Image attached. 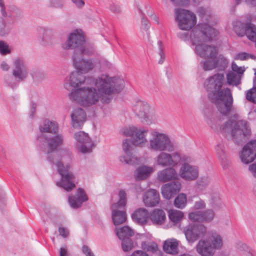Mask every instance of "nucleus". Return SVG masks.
Masks as SVG:
<instances>
[{
    "label": "nucleus",
    "instance_id": "obj_27",
    "mask_svg": "<svg viewBox=\"0 0 256 256\" xmlns=\"http://www.w3.org/2000/svg\"><path fill=\"white\" fill-rule=\"evenodd\" d=\"M96 52V48L93 44L86 42L82 44L78 50L74 52L73 56H78L81 58L82 56H92Z\"/></svg>",
    "mask_w": 256,
    "mask_h": 256
},
{
    "label": "nucleus",
    "instance_id": "obj_43",
    "mask_svg": "<svg viewBox=\"0 0 256 256\" xmlns=\"http://www.w3.org/2000/svg\"><path fill=\"white\" fill-rule=\"evenodd\" d=\"M203 64V69L205 71L212 70L216 68V60L215 59H208L201 64Z\"/></svg>",
    "mask_w": 256,
    "mask_h": 256
},
{
    "label": "nucleus",
    "instance_id": "obj_10",
    "mask_svg": "<svg viewBox=\"0 0 256 256\" xmlns=\"http://www.w3.org/2000/svg\"><path fill=\"white\" fill-rule=\"evenodd\" d=\"M150 106L146 102L138 101L134 106L133 110L136 114L141 119L143 122L148 124L154 123L156 116L150 112Z\"/></svg>",
    "mask_w": 256,
    "mask_h": 256
},
{
    "label": "nucleus",
    "instance_id": "obj_41",
    "mask_svg": "<svg viewBox=\"0 0 256 256\" xmlns=\"http://www.w3.org/2000/svg\"><path fill=\"white\" fill-rule=\"evenodd\" d=\"M54 39V32L50 29L45 30L43 34L42 40L45 44H50Z\"/></svg>",
    "mask_w": 256,
    "mask_h": 256
},
{
    "label": "nucleus",
    "instance_id": "obj_38",
    "mask_svg": "<svg viewBox=\"0 0 256 256\" xmlns=\"http://www.w3.org/2000/svg\"><path fill=\"white\" fill-rule=\"evenodd\" d=\"M187 198L184 194H180L174 200V206L180 209L184 208L186 204Z\"/></svg>",
    "mask_w": 256,
    "mask_h": 256
},
{
    "label": "nucleus",
    "instance_id": "obj_4",
    "mask_svg": "<svg viewBox=\"0 0 256 256\" xmlns=\"http://www.w3.org/2000/svg\"><path fill=\"white\" fill-rule=\"evenodd\" d=\"M48 158L50 162L56 166L58 174L61 176V179L56 182V185L68 192L72 190L76 185L74 182L75 176L70 170V164L72 160L70 152L62 151L60 153V156L57 153H54Z\"/></svg>",
    "mask_w": 256,
    "mask_h": 256
},
{
    "label": "nucleus",
    "instance_id": "obj_9",
    "mask_svg": "<svg viewBox=\"0 0 256 256\" xmlns=\"http://www.w3.org/2000/svg\"><path fill=\"white\" fill-rule=\"evenodd\" d=\"M119 200L111 206L112 219L114 225H119L126 222V216L124 211L126 204V194L124 190L119 192Z\"/></svg>",
    "mask_w": 256,
    "mask_h": 256
},
{
    "label": "nucleus",
    "instance_id": "obj_6",
    "mask_svg": "<svg viewBox=\"0 0 256 256\" xmlns=\"http://www.w3.org/2000/svg\"><path fill=\"white\" fill-rule=\"evenodd\" d=\"M222 134L228 140L240 144L244 142L250 135V129L246 120H230L220 128Z\"/></svg>",
    "mask_w": 256,
    "mask_h": 256
},
{
    "label": "nucleus",
    "instance_id": "obj_17",
    "mask_svg": "<svg viewBox=\"0 0 256 256\" xmlns=\"http://www.w3.org/2000/svg\"><path fill=\"white\" fill-rule=\"evenodd\" d=\"M78 56H73L74 64L78 72L81 74H86L92 70L94 67V64L91 59L81 58Z\"/></svg>",
    "mask_w": 256,
    "mask_h": 256
},
{
    "label": "nucleus",
    "instance_id": "obj_61",
    "mask_svg": "<svg viewBox=\"0 0 256 256\" xmlns=\"http://www.w3.org/2000/svg\"><path fill=\"white\" fill-rule=\"evenodd\" d=\"M58 232L60 235L64 238H67L70 234L69 230L67 228L62 226L58 228Z\"/></svg>",
    "mask_w": 256,
    "mask_h": 256
},
{
    "label": "nucleus",
    "instance_id": "obj_47",
    "mask_svg": "<svg viewBox=\"0 0 256 256\" xmlns=\"http://www.w3.org/2000/svg\"><path fill=\"white\" fill-rule=\"evenodd\" d=\"M246 99L253 103L256 104V86L248 90L246 94Z\"/></svg>",
    "mask_w": 256,
    "mask_h": 256
},
{
    "label": "nucleus",
    "instance_id": "obj_64",
    "mask_svg": "<svg viewBox=\"0 0 256 256\" xmlns=\"http://www.w3.org/2000/svg\"><path fill=\"white\" fill-rule=\"evenodd\" d=\"M0 12L2 16H7L8 14L6 10V6L4 0H0Z\"/></svg>",
    "mask_w": 256,
    "mask_h": 256
},
{
    "label": "nucleus",
    "instance_id": "obj_23",
    "mask_svg": "<svg viewBox=\"0 0 256 256\" xmlns=\"http://www.w3.org/2000/svg\"><path fill=\"white\" fill-rule=\"evenodd\" d=\"M72 126L76 128H81L86 120V114L81 108L74 109L70 114Z\"/></svg>",
    "mask_w": 256,
    "mask_h": 256
},
{
    "label": "nucleus",
    "instance_id": "obj_3",
    "mask_svg": "<svg viewBox=\"0 0 256 256\" xmlns=\"http://www.w3.org/2000/svg\"><path fill=\"white\" fill-rule=\"evenodd\" d=\"M218 34V31L206 23L196 25L190 34L192 44L195 46L196 54L205 59H215L218 54L216 47L204 42L212 40Z\"/></svg>",
    "mask_w": 256,
    "mask_h": 256
},
{
    "label": "nucleus",
    "instance_id": "obj_56",
    "mask_svg": "<svg viewBox=\"0 0 256 256\" xmlns=\"http://www.w3.org/2000/svg\"><path fill=\"white\" fill-rule=\"evenodd\" d=\"M158 44L159 46V52H158V54H159V55L160 56V58L158 62V63L159 64H162L164 60V59H165V55L163 52V50H162V42L161 41H158Z\"/></svg>",
    "mask_w": 256,
    "mask_h": 256
},
{
    "label": "nucleus",
    "instance_id": "obj_29",
    "mask_svg": "<svg viewBox=\"0 0 256 256\" xmlns=\"http://www.w3.org/2000/svg\"><path fill=\"white\" fill-rule=\"evenodd\" d=\"M179 242L174 238L166 240L163 245L164 251L168 254H176L178 252Z\"/></svg>",
    "mask_w": 256,
    "mask_h": 256
},
{
    "label": "nucleus",
    "instance_id": "obj_49",
    "mask_svg": "<svg viewBox=\"0 0 256 256\" xmlns=\"http://www.w3.org/2000/svg\"><path fill=\"white\" fill-rule=\"evenodd\" d=\"M122 247L124 252H128L134 247V242L131 238L122 240Z\"/></svg>",
    "mask_w": 256,
    "mask_h": 256
},
{
    "label": "nucleus",
    "instance_id": "obj_26",
    "mask_svg": "<svg viewBox=\"0 0 256 256\" xmlns=\"http://www.w3.org/2000/svg\"><path fill=\"white\" fill-rule=\"evenodd\" d=\"M13 24L14 20L10 16H0V36H8L12 30L11 26Z\"/></svg>",
    "mask_w": 256,
    "mask_h": 256
},
{
    "label": "nucleus",
    "instance_id": "obj_11",
    "mask_svg": "<svg viewBox=\"0 0 256 256\" xmlns=\"http://www.w3.org/2000/svg\"><path fill=\"white\" fill-rule=\"evenodd\" d=\"M206 231V227L202 224H190L184 228V233L189 242H194L203 236Z\"/></svg>",
    "mask_w": 256,
    "mask_h": 256
},
{
    "label": "nucleus",
    "instance_id": "obj_39",
    "mask_svg": "<svg viewBox=\"0 0 256 256\" xmlns=\"http://www.w3.org/2000/svg\"><path fill=\"white\" fill-rule=\"evenodd\" d=\"M168 216L172 222L177 224L182 219L184 214L180 210H172L169 211Z\"/></svg>",
    "mask_w": 256,
    "mask_h": 256
},
{
    "label": "nucleus",
    "instance_id": "obj_14",
    "mask_svg": "<svg viewBox=\"0 0 256 256\" xmlns=\"http://www.w3.org/2000/svg\"><path fill=\"white\" fill-rule=\"evenodd\" d=\"M74 138L78 143L80 150L82 153L90 152L94 144L88 134L80 131L74 134Z\"/></svg>",
    "mask_w": 256,
    "mask_h": 256
},
{
    "label": "nucleus",
    "instance_id": "obj_46",
    "mask_svg": "<svg viewBox=\"0 0 256 256\" xmlns=\"http://www.w3.org/2000/svg\"><path fill=\"white\" fill-rule=\"evenodd\" d=\"M202 212H194L188 214V218L194 222H202Z\"/></svg>",
    "mask_w": 256,
    "mask_h": 256
},
{
    "label": "nucleus",
    "instance_id": "obj_40",
    "mask_svg": "<svg viewBox=\"0 0 256 256\" xmlns=\"http://www.w3.org/2000/svg\"><path fill=\"white\" fill-rule=\"evenodd\" d=\"M247 24L242 23L241 22L238 20H236L233 22L232 25L234 32L241 36L244 34L245 27Z\"/></svg>",
    "mask_w": 256,
    "mask_h": 256
},
{
    "label": "nucleus",
    "instance_id": "obj_58",
    "mask_svg": "<svg viewBox=\"0 0 256 256\" xmlns=\"http://www.w3.org/2000/svg\"><path fill=\"white\" fill-rule=\"evenodd\" d=\"M176 6H186L189 4L190 0H170Z\"/></svg>",
    "mask_w": 256,
    "mask_h": 256
},
{
    "label": "nucleus",
    "instance_id": "obj_28",
    "mask_svg": "<svg viewBox=\"0 0 256 256\" xmlns=\"http://www.w3.org/2000/svg\"><path fill=\"white\" fill-rule=\"evenodd\" d=\"M39 129L42 132L50 133L55 134L58 132V126L56 122L46 119L40 124Z\"/></svg>",
    "mask_w": 256,
    "mask_h": 256
},
{
    "label": "nucleus",
    "instance_id": "obj_50",
    "mask_svg": "<svg viewBox=\"0 0 256 256\" xmlns=\"http://www.w3.org/2000/svg\"><path fill=\"white\" fill-rule=\"evenodd\" d=\"M4 82L7 86L14 89L18 86V82L17 79L14 77L7 76L4 78Z\"/></svg>",
    "mask_w": 256,
    "mask_h": 256
},
{
    "label": "nucleus",
    "instance_id": "obj_62",
    "mask_svg": "<svg viewBox=\"0 0 256 256\" xmlns=\"http://www.w3.org/2000/svg\"><path fill=\"white\" fill-rule=\"evenodd\" d=\"M82 252L86 256H95L90 248L86 245L82 246Z\"/></svg>",
    "mask_w": 256,
    "mask_h": 256
},
{
    "label": "nucleus",
    "instance_id": "obj_57",
    "mask_svg": "<svg viewBox=\"0 0 256 256\" xmlns=\"http://www.w3.org/2000/svg\"><path fill=\"white\" fill-rule=\"evenodd\" d=\"M110 10L112 12L116 14H118L122 12L120 6L118 4L114 3L110 4Z\"/></svg>",
    "mask_w": 256,
    "mask_h": 256
},
{
    "label": "nucleus",
    "instance_id": "obj_5",
    "mask_svg": "<svg viewBox=\"0 0 256 256\" xmlns=\"http://www.w3.org/2000/svg\"><path fill=\"white\" fill-rule=\"evenodd\" d=\"M148 132V129L137 127L130 128L124 132L126 136H132L133 138V142L128 138L123 141L122 150L124 154L120 158L121 162L132 166L139 164L140 159L132 154L133 147L134 145L138 146L147 142L146 136Z\"/></svg>",
    "mask_w": 256,
    "mask_h": 256
},
{
    "label": "nucleus",
    "instance_id": "obj_13",
    "mask_svg": "<svg viewBox=\"0 0 256 256\" xmlns=\"http://www.w3.org/2000/svg\"><path fill=\"white\" fill-rule=\"evenodd\" d=\"M180 160V156L178 152H174L171 154L164 151L160 152L155 158L156 164L163 167L174 166Z\"/></svg>",
    "mask_w": 256,
    "mask_h": 256
},
{
    "label": "nucleus",
    "instance_id": "obj_51",
    "mask_svg": "<svg viewBox=\"0 0 256 256\" xmlns=\"http://www.w3.org/2000/svg\"><path fill=\"white\" fill-rule=\"evenodd\" d=\"M246 145L252 152L251 157L249 156L250 160H254L256 158V140H250Z\"/></svg>",
    "mask_w": 256,
    "mask_h": 256
},
{
    "label": "nucleus",
    "instance_id": "obj_21",
    "mask_svg": "<svg viewBox=\"0 0 256 256\" xmlns=\"http://www.w3.org/2000/svg\"><path fill=\"white\" fill-rule=\"evenodd\" d=\"M88 199L84 190L78 188L75 196H68V202L72 208H77L80 207L82 202L88 200Z\"/></svg>",
    "mask_w": 256,
    "mask_h": 256
},
{
    "label": "nucleus",
    "instance_id": "obj_60",
    "mask_svg": "<svg viewBox=\"0 0 256 256\" xmlns=\"http://www.w3.org/2000/svg\"><path fill=\"white\" fill-rule=\"evenodd\" d=\"M51 5L54 8H62L64 4V0H50Z\"/></svg>",
    "mask_w": 256,
    "mask_h": 256
},
{
    "label": "nucleus",
    "instance_id": "obj_18",
    "mask_svg": "<svg viewBox=\"0 0 256 256\" xmlns=\"http://www.w3.org/2000/svg\"><path fill=\"white\" fill-rule=\"evenodd\" d=\"M180 175L182 178L187 180H195L198 176V168L188 163H184L180 168Z\"/></svg>",
    "mask_w": 256,
    "mask_h": 256
},
{
    "label": "nucleus",
    "instance_id": "obj_53",
    "mask_svg": "<svg viewBox=\"0 0 256 256\" xmlns=\"http://www.w3.org/2000/svg\"><path fill=\"white\" fill-rule=\"evenodd\" d=\"M140 12L142 16V28L147 32L150 26V24L148 20L144 17V14L142 10H140Z\"/></svg>",
    "mask_w": 256,
    "mask_h": 256
},
{
    "label": "nucleus",
    "instance_id": "obj_7",
    "mask_svg": "<svg viewBox=\"0 0 256 256\" xmlns=\"http://www.w3.org/2000/svg\"><path fill=\"white\" fill-rule=\"evenodd\" d=\"M148 148L154 152H171L174 150V146L166 134L152 130L150 132Z\"/></svg>",
    "mask_w": 256,
    "mask_h": 256
},
{
    "label": "nucleus",
    "instance_id": "obj_31",
    "mask_svg": "<svg viewBox=\"0 0 256 256\" xmlns=\"http://www.w3.org/2000/svg\"><path fill=\"white\" fill-rule=\"evenodd\" d=\"M149 216L152 222L156 225L163 224L166 220L164 212L158 208L154 209L149 215Z\"/></svg>",
    "mask_w": 256,
    "mask_h": 256
},
{
    "label": "nucleus",
    "instance_id": "obj_19",
    "mask_svg": "<svg viewBox=\"0 0 256 256\" xmlns=\"http://www.w3.org/2000/svg\"><path fill=\"white\" fill-rule=\"evenodd\" d=\"M181 184L178 182H173L164 184L161 188L164 198L170 200L178 193L180 190Z\"/></svg>",
    "mask_w": 256,
    "mask_h": 256
},
{
    "label": "nucleus",
    "instance_id": "obj_1",
    "mask_svg": "<svg viewBox=\"0 0 256 256\" xmlns=\"http://www.w3.org/2000/svg\"><path fill=\"white\" fill-rule=\"evenodd\" d=\"M90 84H94V87L74 90L69 95L70 99L85 107L96 104L100 100L103 104H108L112 95L123 89L124 82L122 79L102 74L93 78Z\"/></svg>",
    "mask_w": 256,
    "mask_h": 256
},
{
    "label": "nucleus",
    "instance_id": "obj_12",
    "mask_svg": "<svg viewBox=\"0 0 256 256\" xmlns=\"http://www.w3.org/2000/svg\"><path fill=\"white\" fill-rule=\"evenodd\" d=\"M94 78H86L80 72L75 71L72 72L68 80V82H66L64 84V88L68 90H70L71 88L78 87L83 84H91V82Z\"/></svg>",
    "mask_w": 256,
    "mask_h": 256
},
{
    "label": "nucleus",
    "instance_id": "obj_36",
    "mask_svg": "<svg viewBox=\"0 0 256 256\" xmlns=\"http://www.w3.org/2000/svg\"><path fill=\"white\" fill-rule=\"evenodd\" d=\"M242 77V76L232 72H230L226 74L228 84L235 86H238L240 83Z\"/></svg>",
    "mask_w": 256,
    "mask_h": 256
},
{
    "label": "nucleus",
    "instance_id": "obj_45",
    "mask_svg": "<svg viewBox=\"0 0 256 256\" xmlns=\"http://www.w3.org/2000/svg\"><path fill=\"white\" fill-rule=\"evenodd\" d=\"M142 247L143 250L152 252H156L158 248V245L155 242H143L142 244Z\"/></svg>",
    "mask_w": 256,
    "mask_h": 256
},
{
    "label": "nucleus",
    "instance_id": "obj_63",
    "mask_svg": "<svg viewBox=\"0 0 256 256\" xmlns=\"http://www.w3.org/2000/svg\"><path fill=\"white\" fill-rule=\"evenodd\" d=\"M250 57L248 54L246 52H241L239 53L236 56L235 59L240 60H245L248 59Z\"/></svg>",
    "mask_w": 256,
    "mask_h": 256
},
{
    "label": "nucleus",
    "instance_id": "obj_16",
    "mask_svg": "<svg viewBox=\"0 0 256 256\" xmlns=\"http://www.w3.org/2000/svg\"><path fill=\"white\" fill-rule=\"evenodd\" d=\"M14 68L12 70V76L18 82L24 80L28 76V70L26 62L20 58H16L14 62Z\"/></svg>",
    "mask_w": 256,
    "mask_h": 256
},
{
    "label": "nucleus",
    "instance_id": "obj_48",
    "mask_svg": "<svg viewBox=\"0 0 256 256\" xmlns=\"http://www.w3.org/2000/svg\"><path fill=\"white\" fill-rule=\"evenodd\" d=\"M216 68H218L219 70H224L227 67L228 64V60L220 56L216 60Z\"/></svg>",
    "mask_w": 256,
    "mask_h": 256
},
{
    "label": "nucleus",
    "instance_id": "obj_59",
    "mask_svg": "<svg viewBox=\"0 0 256 256\" xmlns=\"http://www.w3.org/2000/svg\"><path fill=\"white\" fill-rule=\"evenodd\" d=\"M206 208V204L202 200H200L194 202V209L200 210Z\"/></svg>",
    "mask_w": 256,
    "mask_h": 256
},
{
    "label": "nucleus",
    "instance_id": "obj_2",
    "mask_svg": "<svg viewBox=\"0 0 256 256\" xmlns=\"http://www.w3.org/2000/svg\"><path fill=\"white\" fill-rule=\"evenodd\" d=\"M224 78V74H216L208 78L204 85L208 98L222 115L227 116L232 108L233 98L229 88L222 89Z\"/></svg>",
    "mask_w": 256,
    "mask_h": 256
},
{
    "label": "nucleus",
    "instance_id": "obj_22",
    "mask_svg": "<svg viewBox=\"0 0 256 256\" xmlns=\"http://www.w3.org/2000/svg\"><path fill=\"white\" fill-rule=\"evenodd\" d=\"M178 174L174 168H167L158 172L157 180L161 182H166L178 179Z\"/></svg>",
    "mask_w": 256,
    "mask_h": 256
},
{
    "label": "nucleus",
    "instance_id": "obj_30",
    "mask_svg": "<svg viewBox=\"0 0 256 256\" xmlns=\"http://www.w3.org/2000/svg\"><path fill=\"white\" fill-rule=\"evenodd\" d=\"M132 217L136 222L141 224H144L147 222L148 220L149 214L146 210L140 208L132 214Z\"/></svg>",
    "mask_w": 256,
    "mask_h": 256
},
{
    "label": "nucleus",
    "instance_id": "obj_54",
    "mask_svg": "<svg viewBox=\"0 0 256 256\" xmlns=\"http://www.w3.org/2000/svg\"><path fill=\"white\" fill-rule=\"evenodd\" d=\"M32 76L34 80L36 82H40L46 77V75L44 73L38 71L33 72L32 74Z\"/></svg>",
    "mask_w": 256,
    "mask_h": 256
},
{
    "label": "nucleus",
    "instance_id": "obj_20",
    "mask_svg": "<svg viewBox=\"0 0 256 256\" xmlns=\"http://www.w3.org/2000/svg\"><path fill=\"white\" fill-rule=\"evenodd\" d=\"M38 138H44L49 148L48 153L52 152L54 150L61 146L64 142V136L61 134H56L54 136H49L48 134H42Z\"/></svg>",
    "mask_w": 256,
    "mask_h": 256
},
{
    "label": "nucleus",
    "instance_id": "obj_37",
    "mask_svg": "<svg viewBox=\"0 0 256 256\" xmlns=\"http://www.w3.org/2000/svg\"><path fill=\"white\" fill-rule=\"evenodd\" d=\"M252 154V152L250 150V148L248 146H247L246 144L242 148V150L240 154V158L241 161L244 164H248L253 162L254 160H250L249 158V156L251 157L250 156Z\"/></svg>",
    "mask_w": 256,
    "mask_h": 256
},
{
    "label": "nucleus",
    "instance_id": "obj_52",
    "mask_svg": "<svg viewBox=\"0 0 256 256\" xmlns=\"http://www.w3.org/2000/svg\"><path fill=\"white\" fill-rule=\"evenodd\" d=\"M10 52L9 46L4 40H0V54L2 55H6Z\"/></svg>",
    "mask_w": 256,
    "mask_h": 256
},
{
    "label": "nucleus",
    "instance_id": "obj_44",
    "mask_svg": "<svg viewBox=\"0 0 256 256\" xmlns=\"http://www.w3.org/2000/svg\"><path fill=\"white\" fill-rule=\"evenodd\" d=\"M202 222H210L212 221L214 217V212L212 210H206L202 212Z\"/></svg>",
    "mask_w": 256,
    "mask_h": 256
},
{
    "label": "nucleus",
    "instance_id": "obj_8",
    "mask_svg": "<svg viewBox=\"0 0 256 256\" xmlns=\"http://www.w3.org/2000/svg\"><path fill=\"white\" fill-rule=\"evenodd\" d=\"M175 20L178 28L183 30H190L196 24V14L184 8H176L174 10Z\"/></svg>",
    "mask_w": 256,
    "mask_h": 256
},
{
    "label": "nucleus",
    "instance_id": "obj_24",
    "mask_svg": "<svg viewBox=\"0 0 256 256\" xmlns=\"http://www.w3.org/2000/svg\"><path fill=\"white\" fill-rule=\"evenodd\" d=\"M196 251L202 256H213L215 250L206 240H200L196 245Z\"/></svg>",
    "mask_w": 256,
    "mask_h": 256
},
{
    "label": "nucleus",
    "instance_id": "obj_25",
    "mask_svg": "<svg viewBox=\"0 0 256 256\" xmlns=\"http://www.w3.org/2000/svg\"><path fill=\"white\" fill-rule=\"evenodd\" d=\"M143 201L147 206H154L159 202V193L156 190L151 189L144 194Z\"/></svg>",
    "mask_w": 256,
    "mask_h": 256
},
{
    "label": "nucleus",
    "instance_id": "obj_55",
    "mask_svg": "<svg viewBox=\"0 0 256 256\" xmlns=\"http://www.w3.org/2000/svg\"><path fill=\"white\" fill-rule=\"evenodd\" d=\"M232 72L236 73L241 76H242L245 70L244 68L240 67L238 66L237 64L234 62H232Z\"/></svg>",
    "mask_w": 256,
    "mask_h": 256
},
{
    "label": "nucleus",
    "instance_id": "obj_15",
    "mask_svg": "<svg viewBox=\"0 0 256 256\" xmlns=\"http://www.w3.org/2000/svg\"><path fill=\"white\" fill-rule=\"evenodd\" d=\"M84 41L83 34L76 31L69 35L67 41L63 44L62 48L65 50L72 48L74 49V50H78Z\"/></svg>",
    "mask_w": 256,
    "mask_h": 256
},
{
    "label": "nucleus",
    "instance_id": "obj_34",
    "mask_svg": "<svg viewBox=\"0 0 256 256\" xmlns=\"http://www.w3.org/2000/svg\"><path fill=\"white\" fill-rule=\"evenodd\" d=\"M116 234L118 238L122 240L130 238L134 235V232L129 226H124L116 229Z\"/></svg>",
    "mask_w": 256,
    "mask_h": 256
},
{
    "label": "nucleus",
    "instance_id": "obj_33",
    "mask_svg": "<svg viewBox=\"0 0 256 256\" xmlns=\"http://www.w3.org/2000/svg\"><path fill=\"white\" fill-rule=\"evenodd\" d=\"M206 240L212 244V248L214 250H220L222 247V236L217 233H212Z\"/></svg>",
    "mask_w": 256,
    "mask_h": 256
},
{
    "label": "nucleus",
    "instance_id": "obj_35",
    "mask_svg": "<svg viewBox=\"0 0 256 256\" xmlns=\"http://www.w3.org/2000/svg\"><path fill=\"white\" fill-rule=\"evenodd\" d=\"M244 34L250 40L256 42V26L253 24H247L245 27Z\"/></svg>",
    "mask_w": 256,
    "mask_h": 256
},
{
    "label": "nucleus",
    "instance_id": "obj_42",
    "mask_svg": "<svg viewBox=\"0 0 256 256\" xmlns=\"http://www.w3.org/2000/svg\"><path fill=\"white\" fill-rule=\"evenodd\" d=\"M210 204L214 208H218L220 207L222 202L218 193L214 192L212 194Z\"/></svg>",
    "mask_w": 256,
    "mask_h": 256
},
{
    "label": "nucleus",
    "instance_id": "obj_32",
    "mask_svg": "<svg viewBox=\"0 0 256 256\" xmlns=\"http://www.w3.org/2000/svg\"><path fill=\"white\" fill-rule=\"evenodd\" d=\"M153 172L151 166H142L138 167L134 172V178L136 180H140L146 178Z\"/></svg>",
    "mask_w": 256,
    "mask_h": 256
}]
</instances>
